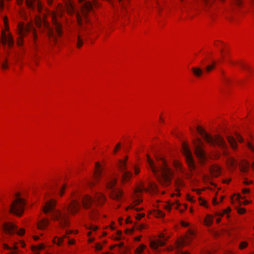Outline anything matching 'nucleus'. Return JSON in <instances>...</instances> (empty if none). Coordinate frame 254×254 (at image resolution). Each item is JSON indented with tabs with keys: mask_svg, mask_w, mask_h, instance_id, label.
<instances>
[{
	"mask_svg": "<svg viewBox=\"0 0 254 254\" xmlns=\"http://www.w3.org/2000/svg\"><path fill=\"white\" fill-rule=\"evenodd\" d=\"M51 18L57 35L60 36L62 34V25L57 20V14L55 12L51 14Z\"/></svg>",
	"mask_w": 254,
	"mask_h": 254,
	"instance_id": "15",
	"label": "nucleus"
},
{
	"mask_svg": "<svg viewBox=\"0 0 254 254\" xmlns=\"http://www.w3.org/2000/svg\"><path fill=\"white\" fill-rule=\"evenodd\" d=\"M220 168L217 166H214L210 169L211 173L213 177H217L220 175Z\"/></svg>",
	"mask_w": 254,
	"mask_h": 254,
	"instance_id": "21",
	"label": "nucleus"
},
{
	"mask_svg": "<svg viewBox=\"0 0 254 254\" xmlns=\"http://www.w3.org/2000/svg\"><path fill=\"white\" fill-rule=\"evenodd\" d=\"M68 244H69V245H72V244H74V241H69L68 242Z\"/></svg>",
	"mask_w": 254,
	"mask_h": 254,
	"instance_id": "57",
	"label": "nucleus"
},
{
	"mask_svg": "<svg viewBox=\"0 0 254 254\" xmlns=\"http://www.w3.org/2000/svg\"><path fill=\"white\" fill-rule=\"evenodd\" d=\"M0 3L1 4V7H0V11L3 10L4 7L3 0H0Z\"/></svg>",
	"mask_w": 254,
	"mask_h": 254,
	"instance_id": "46",
	"label": "nucleus"
},
{
	"mask_svg": "<svg viewBox=\"0 0 254 254\" xmlns=\"http://www.w3.org/2000/svg\"><path fill=\"white\" fill-rule=\"evenodd\" d=\"M204 221L206 226H210L212 224L213 217L210 215H207Z\"/></svg>",
	"mask_w": 254,
	"mask_h": 254,
	"instance_id": "27",
	"label": "nucleus"
},
{
	"mask_svg": "<svg viewBox=\"0 0 254 254\" xmlns=\"http://www.w3.org/2000/svg\"><path fill=\"white\" fill-rule=\"evenodd\" d=\"M7 60H5V63L1 64V67L3 69H6L8 68V65L7 64Z\"/></svg>",
	"mask_w": 254,
	"mask_h": 254,
	"instance_id": "41",
	"label": "nucleus"
},
{
	"mask_svg": "<svg viewBox=\"0 0 254 254\" xmlns=\"http://www.w3.org/2000/svg\"><path fill=\"white\" fill-rule=\"evenodd\" d=\"M160 239L158 240L156 242L152 241L150 243V247L152 249L157 250L159 246H163L165 245V241L167 240L163 234H160Z\"/></svg>",
	"mask_w": 254,
	"mask_h": 254,
	"instance_id": "17",
	"label": "nucleus"
},
{
	"mask_svg": "<svg viewBox=\"0 0 254 254\" xmlns=\"http://www.w3.org/2000/svg\"><path fill=\"white\" fill-rule=\"evenodd\" d=\"M48 35L51 42H52V41H53L54 42H56V36L53 30H52L51 28H49L48 31Z\"/></svg>",
	"mask_w": 254,
	"mask_h": 254,
	"instance_id": "23",
	"label": "nucleus"
},
{
	"mask_svg": "<svg viewBox=\"0 0 254 254\" xmlns=\"http://www.w3.org/2000/svg\"><path fill=\"white\" fill-rule=\"evenodd\" d=\"M235 1L237 5H240L241 0H235Z\"/></svg>",
	"mask_w": 254,
	"mask_h": 254,
	"instance_id": "53",
	"label": "nucleus"
},
{
	"mask_svg": "<svg viewBox=\"0 0 254 254\" xmlns=\"http://www.w3.org/2000/svg\"><path fill=\"white\" fill-rule=\"evenodd\" d=\"M72 233V232L71 231H70L69 232L68 231H66V234H68L69 233Z\"/></svg>",
	"mask_w": 254,
	"mask_h": 254,
	"instance_id": "62",
	"label": "nucleus"
},
{
	"mask_svg": "<svg viewBox=\"0 0 254 254\" xmlns=\"http://www.w3.org/2000/svg\"><path fill=\"white\" fill-rule=\"evenodd\" d=\"M4 22L5 25H7V19L6 18H4ZM7 26V25H6Z\"/></svg>",
	"mask_w": 254,
	"mask_h": 254,
	"instance_id": "55",
	"label": "nucleus"
},
{
	"mask_svg": "<svg viewBox=\"0 0 254 254\" xmlns=\"http://www.w3.org/2000/svg\"><path fill=\"white\" fill-rule=\"evenodd\" d=\"M120 146H121V144L120 143L117 144V145L116 146V147L114 149V153L117 152V151L118 150V149L120 148Z\"/></svg>",
	"mask_w": 254,
	"mask_h": 254,
	"instance_id": "42",
	"label": "nucleus"
},
{
	"mask_svg": "<svg viewBox=\"0 0 254 254\" xmlns=\"http://www.w3.org/2000/svg\"><path fill=\"white\" fill-rule=\"evenodd\" d=\"M53 1V0H47V2L49 4H51Z\"/></svg>",
	"mask_w": 254,
	"mask_h": 254,
	"instance_id": "56",
	"label": "nucleus"
},
{
	"mask_svg": "<svg viewBox=\"0 0 254 254\" xmlns=\"http://www.w3.org/2000/svg\"><path fill=\"white\" fill-rule=\"evenodd\" d=\"M197 140L199 144L195 145V154L200 161L203 162L206 158L205 154L201 146V141L199 139H198Z\"/></svg>",
	"mask_w": 254,
	"mask_h": 254,
	"instance_id": "14",
	"label": "nucleus"
},
{
	"mask_svg": "<svg viewBox=\"0 0 254 254\" xmlns=\"http://www.w3.org/2000/svg\"><path fill=\"white\" fill-rule=\"evenodd\" d=\"M182 225L184 227H188V226H189V224L188 223H186V222H182Z\"/></svg>",
	"mask_w": 254,
	"mask_h": 254,
	"instance_id": "49",
	"label": "nucleus"
},
{
	"mask_svg": "<svg viewBox=\"0 0 254 254\" xmlns=\"http://www.w3.org/2000/svg\"><path fill=\"white\" fill-rule=\"evenodd\" d=\"M142 217H143V215L141 214H138L137 216L136 217V219L139 220L142 218Z\"/></svg>",
	"mask_w": 254,
	"mask_h": 254,
	"instance_id": "54",
	"label": "nucleus"
},
{
	"mask_svg": "<svg viewBox=\"0 0 254 254\" xmlns=\"http://www.w3.org/2000/svg\"><path fill=\"white\" fill-rule=\"evenodd\" d=\"M64 238H58L55 237L54 240V242L55 243L58 244V245H60L63 242Z\"/></svg>",
	"mask_w": 254,
	"mask_h": 254,
	"instance_id": "32",
	"label": "nucleus"
},
{
	"mask_svg": "<svg viewBox=\"0 0 254 254\" xmlns=\"http://www.w3.org/2000/svg\"><path fill=\"white\" fill-rule=\"evenodd\" d=\"M65 186H63L59 190V194L62 196L64 193V190L65 189Z\"/></svg>",
	"mask_w": 254,
	"mask_h": 254,
	"instance_id": "37",
	"label": "nucleus"
},
{
	"mask_svg": "<svg viewBox=\"0 0 254 254\" xmlns=\"http://www.w3.org/2000/svg\"><path fill=\"white\" fill-rule=\"evenodd\" d=\"M105 200L106 197L104 194L101 192H96L94 195V198L88 195H85L82 198V204L85 209H91L90 212V215L92 219H94L95 206L97 205L103 204Z\"/></svg>",
	"mask_w": 254,
	"mask_h": 254,
	"instance_id": "3",
	"label": "nucleus"
},
{
	"mask_svg": "<svg viewBox=\"0 0 254 254\" xmlns=\"http://www.w3.org/2000/svg\"><path fill=\"white\" fill-rule=\"evenodd\" d=\"M65 7L67 13L69 15L74 13L75 10L73 4L70 1H67L65 3Z\"/></svg>",
	"mask_w": 254,
	"mask_h": 254,
	"instance_id": "19",
	"label": "nucleus"
},
{
	"mask_svg": "<svg viewBox=\"0 0 254 254\" xmlns=\"http://www.w3.org/2000/svg\"><path fill=\"white\" fill-rule=\"evenodd\" d=\"M77 41L76 43V46L77 48H80L83 45V41L81 36H80L79 35H77Z\"/></svg>",
	"mask_w": 254,
	"mask_h": 254,
	"instance_id": "28",
	"label": "nucleus"
},
{
	"mask_svg": "<svg viewBox=\"0 0 254 254\" xmlns=\"http://www.w3.org/2000/svg\"><path fill=\"white\" fill-rule=\"evenodd\" d=\"M182 152L185 155L186 161L191 171L195 169V164L192 158L191 153L187 143L183 142L182 143Z\"/></svg>",
	"mask_w": 254,
	"mask_h": 254,
	"instance_id": "11",
	"label": "nucleus"
},
{
	"mask_svg": "<svg viewBox=\"0 0 254 254\" xmlns=\"http://www.w3.org/2000/svg\"><path fill=\"white\" fill-rule=\"evenodd\" d=\"M227 139L231 147L233 149H236L237 148V143L235 138L232 136H228Z\"/></svg>",
	"mask_w": 254,
	"mask_h": 254,
	"instance_id": "25",
	"label": "nucleus"
},
{
	"mask_svg": "<svg viewBox=\"0 0 254 254\" xmlns=\"http://www.w3.org/2000/svg\"><path fill=\"white\" fill-rule=\"evenodd\" d=\"M222 79L224 80L225 83H228L229 82V79L224 76V73L223 71H222Z\"/></svg>",
	"mask_w": 254,
	"mask_h": 254,
	"instance_id": "39",
	"label": "nucleus"
},
{
	"mask_svg": "<svg viewBox=\"0 0 254 254\" xmlns=\"http://www.w3.org/2000/svg\"><path fill=\"white\" fill-rule=\"evenodd\" d=\"M247 143L248 147L249 148V149H250L252 151L254 152V147H253V146L249 142H247Z\"/></svg>",
	"mask_w": 254,
	"mask_h": 254,
	"instance_id": "43",
	"label": "nucleus"
},
{
	"mask_svg": "<svg viewBox=\"0 0 254 254\" xmlns=\"http://www.w3.org/2000/svg\"><path fill=\"white\" fill-rule=\"evenodd\" d=\"M194 235V232L189 230L186 235V239H183L180 241L176 242V250L178 254H190L188 252H183L180 249L184 247L185 245H188L190 243L192 239V237Z\"/></svg>",
	"mask_w": 254,
	"mask_h": 254,
	"instance_id": "9",
	"label": "nucleus"
},
{
	"mask_svg": "<svg viewBox=\"0 0 254 254\" xmlns=\"http://www.w3.org/2000/svg\"><path fill=\"white\" fill-rule=\"evenodd\" d=\"M156 159L157 164H155L148 155H147V163L158 181L164 186H169L173 176V172L168 167L164 159L159 157H156Z\"/></svg>",
	"mask_w": 254,
	"mask_h": 254,
	"instance_id": "2",
	"label": "nucleus"
},
{
	"mask_svg": "<svg viewBox=\"0 0 254 254\" xmlns=\"http://www.w3.org/2000/svg\"><path fill=\"white\" fill-rule=\"evenodd\" d=\"M249 190L247 189H245L243 190V191L244 193H248L249 192Z\"/></svg>",
	"mask_w": 254,
	"mask_h": 254,
	"instance_id": "51",
	"label": "nucleus"
},
{
	"mask_svg": "<svg viewBox=\"0 0 254 254\" xmlns=\"http://www.w3.org/2000/svg\"><path fill=\"white\" fill-rule=\"evenodd\" d=\"M206 5H208L210 3V0H202Z\"/></svg>",
	"mask_w": 254,
	"mask_h": 254,
	"instance_id": "50",
	"label": "nucleus"
},
{
	"mask_svg": "<svg viewBox=\"0 0 254 254\" xmlns=\"http://www.w3.org/2000/svg\"><path fill=\"white\" fill-rule=\"evenodd\" d=\"M156 215L159 217H164L165 214L161 211H158Z\"/></svg>",
	"mask_w": 254,
	"mask_h": 254,
	"instance_id": "38",
	"label": "nucleus"
},
{
	"mask_svg": "<svg viewBox=\"0 0 254 254\" xmlns=\"http://www.w3.org/2000/svg\"><path fill=\"white\" fill-rule=\"evenodd\" d=\"M79 1L81 4L82 16L84 18L86 22H88V12L92 10L93 4L97 6V0H79Z\"/></svg>",
	"mask_w": 254,
	"mask_h": 254,
	"instance_id": "8",
	"label": "nucleus"
},
{
	"mask_svg": "<svg viewBox=\"0 0 254 254\" xmlns=\"http://www.w3.org/2000/svg\"><path fill=\"white\" fill-rule=\"evenodd\" d=\"M127 158L125 160H120L119 168L122 174L121 179L123 183L128 181L132 177V174L127 170L126 164Z\"/></svg>",
	"mask_w": 254,
	"mask_h": 254,
	"instance_id": "10",
	"label": "nucleus"
},
{
	"mask_svg": "<svg viewBox=\"0 0 254 254\" xmlns=\"http://www.w3.org/2000/svg\"><path fill=\"white\" fill-rule=\"evenodd\" d=\"M230 211H231L230 208L228 207L227 209H224L223 210V212H216L215 215L217 216H222L224 214L228 213Z\"/></svg>",
	"mask_w": 254,
	"mask_h": 254,
	"instance_id": "29",
	"label": "nucleus"
},
{
	"mask_svg": "<svg viewBox=\"0 0 254 254\" xmlns=\"http://www.w3.org/2000/svg\"><path fill=\"white\" fill-rule=\"evenodd\" d=\"M176 183L178 186H182L184 185V183L182 180H178Z\"/></svg>",
	"mask_w": 254,
	"mask_h": 254,
	"instance_id": "44",
	"label": "nucleus"
},
{
	"mask_svg": "<svg viewBox=\"0 0 254 254\" xmlns=\"http://www.w3.org/2000/svg\"><path fill=\"white\" fill-rule=\"evenodd\" d=\"M240 65L244 69L246 70L249 71L250 70V67L248 65H245L242 63H240Z\"/></svg>",
	"mask_w": 254,
	"mask_h": 254,
	"instance_id": "35",
	"label": "nucleus"
},
{
	"mask_svg": "<svg viewBox=\"0 0 254 254\" xmlns=\"http://www.w3.org/2000/svg\"><path fill=\"white\" fill-rule=\"evenodd\" d=\"M145 248V246L143 245H140L139 247H138L135 251L136 254H141V253L143 251L144 249Z\"/></svg>",
	"mask_w": 254,
	"mask_h": 254,
	"instance_id": "31",
	"label": "nucleus"
},
{
	"mask_svg": "<svg viewBox=\"0 0 254 254\" xmlns=\"http://www.w3.org/2000/svg\"><path fill=\"white\" fill-rule=\"evenodd\" d=\"M247 246L248 243L246 242H243L240 243L239 247L241 249H243L246 248Z\"/></svg>",
	"mask_w": 254,
	"mask_h": 254,
	"instance_id": "34",
	"label": "nucleus"
},
{
	"mask_svg": "<svg viewBox=\"0 0 254 254\" xmlns=\"http://www.w3.org/2000/svg\"><path fill=\"white\" fill-rule=\"evenodd\" d=\"M244 204L246 205L249 203V202L247 200H246L244 202Z\"/></svg>",
	"mask_w": 254,
	"mask_h": 254,
	"instance_id": "63",
	"label": "nucleus"
},
{
	"mask_svg": "<svg viewBox=\"0 0 254 254\" xmlns=\"http://www.w3.org/2000/svg\"><path fill=\"white\" fill-rule=\"evenodd\" d=\"M220 221H221V219L220 218H217L216 219V222H217V223H219L220 222Z\"/></svg>",
	"mask_w": 254,
	"mask_h": 254,
	"instance_id": "59",
	"label": "nucleus"
},
{
	"mask_svg": "<svg viewBox=\"0 0 254 254\" xmlns=\"http://www.w3.org/2000/svg\"><path fill=\"white\" fill-rule=\"evenodd\" d=\"M25 3L30 10L35 11L37 10L39 12L41 9V2L39 0H26Z\"/></svg>",
	"mask_w": 254,
	"mask_h": 254,
	"instance_id": "13",
	"label": "nucleus"
},
{
	"mask_svg": "<svg viewBox=\"0 0 254 254\" xmlns=\"http://www.w3.org/2000/svg\"><path fill=\"white\" fill-rule=\"evenodd\" d=\"M44 247L43 246H40L39 247V248H38V250H41L42 249H43Z\"/></svg>",
	"mask_w": 254,
	"mask_h": 254,
	"instance_id": "60",
	"label": "nucleus"
},
{
	"mask_svg": "<svg viewBox=\"0 0 254 254\" xmlns=\"http://www.w3.org/2000/svg\"><path fill=\"white\" fill-rule=\"evenodd\" d=\"M240 167L242 172H246L249 170V164L248 162H244L240 165Z\"/></svg>",
	"mask_w": 254,
	"mask_h": 254,
	"instance_id": "26",
	"label": "nucleus"
},
{
	"mask_svg": "<svg viewBox=\"0 0 254 254\" xmlns=\"http://www.w3.org/2000/svg\"><path fill=\"white\" fill-rule=\"evenodd\" d=\"M116 183L117 179L115 178L107 179L106 180L107 188L111 190L110 197L114 200L119 201L122 198L123 192L120 189L114 188Z\"/></svg>",
	"mask_w": 254,
	"mask_h": 254,
	"instance_id": "6",
	"label": "nucleus"
},
{
	"mask_svg": "<svg viewBox=\"0 0 254 254\" xmlns=\"http://www.w3.org/2000/svg\"><path fill=\"white\" fill-rule=\"evenodd\" d=\"M90 229H91V230H93V231H96L98 229V227L96 226H95V225H92Z\"/></svg>",
	"mask_w": 254,
	"mask_h": 254,
	"instance_id": "48",
	"label": "nucleus"
},
{
	"mask_svg": "<svg viewBox=\"0 0 254 254\" xmlns=\"http://www.w3.org/2000/svg\"><path fill=\"white\" fill-rule=\"evenodd\" d=\"M49 223V221L48 219H43L39 222L38 227L39 229H44L47 227Z\"/></svg>",
	"mask_w": 254,
	"mask_h": 254,
	"instance_id": "22",
	"label": "nucleus"
},
{
	"mask_svg": "<svg viewBox=\"0 0 254 254\" xmlns=\"http://www.w3.org/2000/svg\"><path fill=\"white\" fill-rule=\"evenodd\" d=\"M2 40L3 44H7L9 47L12 46L13 40L10 35H6L5 32L2 33Z\"/></svg>",
	"mask_w": 254,
	"mask_h": 254,
	"instance_id": "18",
	"label": "nucleus"
},
{
	"mask_svg": "<svg viewBox=\"0 0 254 254\" xmlns=\"http://www.w3.org/2000/svg\"><path fill=\"white\" fill-rule=\"evenodd\" d=\"M144 228V225H140V226H139V229H143Z\"/></svg>",
	"mask_w": 254,
	"mask_h": 254,
	"instance_id": "58",
	"label": "nucleus"
},
{
	"mask_svg": "<svg viewBox=\"0 0 254 254\" xmlns=\"http://www.w3.org/2000/svg\"><path fill=\"white\" fill-rule=\"evenodd\" d=\"M119 247H122L123 246V243H121L119 245Z\"/></svg>",
	"mask_w": 254,
	"mask_h": 254,
	"instance_id": "64",
	"label": "nucleus"
},
{
	"mask_svg": "<svg viewBox=\"0 0 254 254\" xmlns=\"http://www.w3.org/2000/svg\"><path fill=\"white\" fill-rule=\"evenodd\" d=\"M56 204L55 200L47 202L43 208V211L45 213L51 212L52 218L59 221L60 227L64 228L68 225V215L66 211L72 214H75L80 209V203L77 200L73 199L70 203L63 206V210L55 209Z\"/></svg>",
	"mask_w": 254,
	"mask_h": 254,
	"instance_id": "1",
	"label": "nucleus"
},
{
	"mask_svg": "<svg viewBox=\"0 0 254 254\" xmlns=\"http://www.w3.org/2000/svg\"><path fill=\"white\" fill-rule=\"evenodd\" d=\"M216 64L215 62H213V64L212 65H209L206 66V70L207 72L210 71L213 68H214Z\"/></svg>",
	"mask_w": 254,
	"mask_h": 254,
	"instance_id": "33",
	"label": "nucleus"
},
{
	"mask_svg": "<svg viewBox=\"0 0 254 254\" xmlns=\"http://www.w3.org/2000/svg\"><path fill=\"white\" fill-rule=\"evenodd\" d=\"M197 130L208 144L212 146L217 145L224 151V153L226 154L225 150L227 149L228 146L222 137L219 135H216L213 138L200 126L197 127Z\"/></svg>",
	"mask_w": 254,
	"mask_h": 254,
	"instance_id": "4",
	"label": "nucleus"
},
{
	"mask_svg": "<svg viewBox=\"0 0 254 254\" xmlns=\"http://www.w3.org/2000/svg\"><path fill=\"white\" fill-rule=\"evenodd\" d=\"M32 32V38L34 43L36 44V41L37 39V35L35 28L30 23L26 25L23 23H19L18 24V33L19 34V38L17 40V44L19 46H21L22 44V38L25 35V34L30 32Z\"/></svg>",
	"mask_w": 254,
	"mask_h": 254,
	"instance_id": "5",
	"label": "nucleus"
},
{
	"mask_svg": "<svg viewBox=\"0 0 254 254\" xmlns=\"http://www.w3.org/2000/svg\"><path fill=\"white\" fill-rule=\"evenodd\" d=\"M236 138L237 140L240 142H243L244 141L243 137H242L238 133L236 134Z\"/></svg>",
	"mask_w": 254,
	"mask_h": 254,
	"instance_id": "36",
	"label": "nucleus"
},
{
	"mask_svg": "<svg viewBox=\"0 0 254 254\" xmlns=\"http://www.w3.org/2000/svg\"><path fill=\"white\" fill-rule=\"evenodd\" d=\"M96 169L95 171V178L97 181L101 176L102 170L100 168V164L99 162L95 164Z\"/></svg>",
	"mask_w": 254,
	"mask_h": 254,
	"instance_id": "20",
	"label": "nucleus"
},
{
	"mask_svg": "<svg viewBox=\"0 0 254 254\" xmlns=\"http://www.w3.org/2000/svg\"><path fill=\"white\" fill-rule=\"evenodd\" d=\"M3 229L5 233L12 235L16 233L18 235L22 236L25 233L23 229H20L18 231L17 227L12 223H6L3 226Z\"/></svg>",
	"mask_w": 254,
	"mask_h": 254,
	"instance_id": "12",
	"label": "nucleus"
},
{
	"mask_svg": "<svg viewBox=\"0 0 254 254\" xmlns=\"http://www.w3.org/2000/svg\"><path fill=\"white\" fill-rule=\"evenodd\" d=\"M19 194H16V198L10 205L9 211L18 216L22 215L25 205L24 200L19 196Z\"/></svg>",
	"mask_w": 254,
	"mask_h": 254,
	"instance_id": "7",
	"label": "nucleus"
},
{
	"mask_svg": "<svg viewBox=\"0 0 254 254\" xmlns=\"http://www.w3.org/2000/svg\"><path fill=\"white\" fill-rule=\"evenodd\" d=\"M76 19H77L78 25L79 26H81L82 24V17H81V15L80 14V13L78 12H76Z\"/></svg>",
	"mask_w": 254,
	"mask_h": 254,
	"instance_id": "30",
	"label": "nucleus"
},
{
	"mask_svg": "<svg viewBox=\"0 0 254 254\" xmlns=\"http://www.w3.org/2000/svg\"><path fill=\"white\" fill-rule=\"evenodd\" d=\"M18 4L21 5L23 3V0H17Z\"/></svg>",
	"mask_w": 254,
	"mask_h": 254,
	"instance_id": "52",
	"label": "nucleus"
},
{
	"mask_svg": "<svg viewBox=\"0 0 254 254\" xmlns=\"http://www.w3.org/2000/svg\"><path fill=\"white\" fill-rule=\"evenodd\" d=\"M245 183L246 184V185H249L250 184V183H251V182H249L248 181H245Z\"/></svg>",
	"mask_w": 254,
	"mask_h": 254,
	"instance_id": "61",
	"label": "nucleus"
},
{
	"mask_svg": "<svg viewBox=\"0 0 254 254\" xmlns=\"http://www.w3.org/2000/svg\"><path fill=\"white\" fill-rule=\"evenodd\" d=\"M140 172V170L138 168H137V167H134V173L135 175H137Z\"/></svg>",
	"mask_w": 254,
	"mask_h": 254,
	"instance_id": "47",
	"label": "nucleus"
},
{
	"mask_svg": "<svg viewBox=\"0 0 254 254\" xmlns=\"http://www.w3.org/2000/svg\"><path fill=\"white\" fill-rule=\"evenodd\" d=\"M192 71L196 77L200 76L203 72L202 70L199 67H192Z\"/></svg>",
	"mask_w": 254,
	"mask_h": 254,
	"instance_id": "24",
	"label": "nucleus"
},
{
	"mask_svg": "<svg viewBox=\"0 0 254 254\" xmlns=\"http://www.w3.org/2000/svg\"><path fill=\"white\" fill-rule=\"evenodd\" d=\"M157 186L156 185V184L154 183H149V188H145L143 186H141L135 190V192H141L143 191H145L146 192H149V191H151L153 192H155L157 191Z\"/></svg>",
	"mask_w": 254,
	"mask_h": 254,
	"instance_id": "16",
	"label": "nucleus"
},
{
	"mask_svg": "<svg viewBox=\"0 0 254 254\" xmlns=\"http://www.w3.org/2000/svg\"><path fill=\"white\" fill-rule=\"evenodd\" d=\"M96 249L97 250H101L102 249V246L100 244H97L96 246Z\"/></svg>",
	"mask_w": 254,
	"mask_h": 254,
	"instance_id": "45",
	"label": "nucleus"
},
{
	"mask_svg": "<svg viewBox=\"0 0 254 254\" xmlns=\"http://www.w3.org/2000/svg\"><path fill=\"white\" fill-rule=\"evenodd\" d=\"M237 211L240 214H244L246 212L245 209L243 208H238Z\"/></svg>",
	"mask_w": 254,
	"mask_h": 254,
	"instance_id": "40",
	"label": "nucleus"
}]
</instances>
